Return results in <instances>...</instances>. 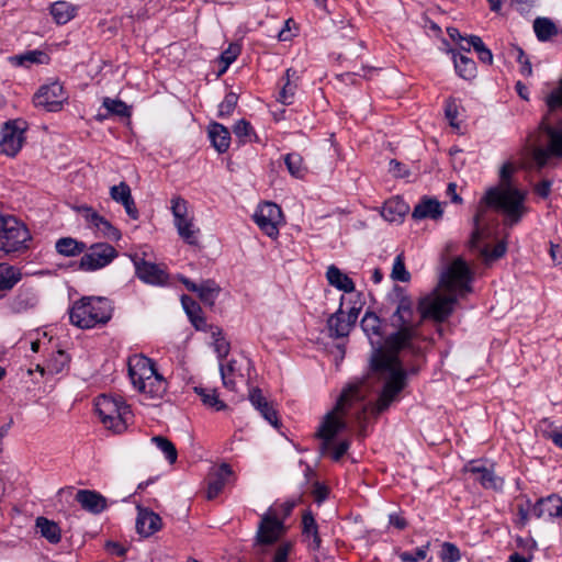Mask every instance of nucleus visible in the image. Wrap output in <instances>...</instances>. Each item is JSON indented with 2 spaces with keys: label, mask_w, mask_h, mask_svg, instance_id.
Here are the masks:
<instances>
[{
  "label": "nucleus",
  "mask_w": 562,
  "mask_h": 562,
  "mask_svg": "<svg viewBox=\"0 0 562 562\" xmlns=\"http://www.w3.org/2000/svg\"><path fill=\"white\" fill-rule=\"evenodd\" d=\"M396 308L390 316V326L395 330L384 340V345L393 351L414 350L413 341L419 337L424 321L422 314L416 316L413 299L398 285L394 286Z\"/></svg>",
  "instance_id": "f257e3e1"
},
{
  "label": "nucleus",
  "mask_w": 562,
  "mask_h": 562,
  "mask_svg": "<svg viewBox=\"0 0 562 562\" xmlns=\"http://www.w3.org/2000/svg\"><path fill=\"white\" fill-rule=\"evenodd\" d=\"M525 198L526 194L522 191L513 187L490 188L481 199L476 213L473 216L472 246L480 240V224L484 220L486 207L502 211L510 220L512 224H516L520 221L526 210L524 206Z\"/></svg>",
  "instance_id": "f03ea898"
},
{
  "label": "nucleus",
  "mask_w": 562,
  "mask_h": 562,
  "mask_svg": "<svg viewBox=\"0 0 562 562\" xmlns=\"http://www.w3.org/2000/svg\"><path fill=\"white\" fill-rule=\"evenodd\" d=\"M359 397L358 386L345 389L338 397L335 407L324 416L316 432V436L322 439L319 446L322 454L330 450L333 439L347 428L344 416L347 414L353 400H358Z\"/></svg>",
  "instance_id": "7ed1b4c3"
},
{
  "label": "nucleus",
  "mask_w": 562,
  "mask_h": 562,
  "mask_svg": "<svg viewBox=\"0 0 562 562\" xmlns=\"http://www.w3.org/2000/svg\"><path fill=\"white\" fill-rule=\"evenodd\" d=\"M128 375L133 386L146 398L160 400L167 391V381L158 373L155 362L147 357L130 359Z\"/></svg>",
  "instance_id": "20e7f679"
},
{
  "label": "nucleus",
  "mask_w": 562,
  "mask_h": 562,
  "mask_svg": "<svg viewBox=\"0 0 562 562\" xmlns=\"http://www.w3.org/2000/svg\"><path fill=\"white\" fill-rule=\"evenodd\" d=\"M111 317V302L101 296H83L74 302L69 310L70 323L82 329L106 324Z\"/></svg>",
  "instance_id": "39448f33"
},
{
  "label": "nucleus",
  "mask_w": 562,
  "mask_h": 562,
  "mask_svg": "<svg viewBox=\"0 0 562 562\" xmlns=\"http://www.w3.org/2000/svg\"><path fill=\"white\" fill-rule=\"evenodd\" d=\"M94 406L106 429L114 434H122L127 429L132 411L121 396L101 394L95 398Z\"/></svg>",
  "instance_id": "423d86ee"
},
{
  "label": "nucleus",
  "mask_w": 562,
  "mask_h": 562,
  "mask_svg": "<svg viewBox=\"0 0 562 562\" xmlns=\"http://www.w3.org/2000/svg\"><path fill=\"white\" fill-rule=\"evenodd\" d=\"M32 237L27 227L13 216L0 215V250L5 254L24 252Z\"/></svg>",
  "instance_id": "0eeeda50"
},
{
  "label": "nucleus",
  "mask_w": 562,
  "mask_h": 562,
  "mask_svg": "<svg viewBox=\"0 0 562 562\" xmlns=\"http://www.w3.org/2000/svg\"><path fill=\"white\" fill-rule=\"evenodd\" d=\"M458 302V295L449 293L442 295L435 289L431 293L419 299L417 311L422 314V321L431 319L436 323L446 322L453 313Z\"/></svg>",
  "instance_id": "6e6552de"
},
{
  "label": "nucleus",
  "mask_w": 562,
  "mask_h": 562,
  "mask_svg": "<svg viewBox=\"0 0 562 562\" xmlns=\"http://www.w3.org/2000/svg\"><path fill=\"white\" fill-rule=\"evenodd\" d=\"M471 282L472 273L468 263L462 258H457L441 274L439 285L451 294L459 292V296L463 297L472 292Z\"/></svg>",
  "instance_id": "1a4fd4ad"
},
{
  "label": "nucleus",
  "mask_w": 562,
  "mask_h": 562,
  "mask_svg": "<svg viewBox=\"0 0 562 562\" xmlns=\"http://www.w3.org/2000/svg\"><path fill=\"white\" fill-rule=\"evenodd\" d=\"M116 257L117 251L112 245L97 243L81 257L79 268L83 271H95L110 265Z\"/></svg>",
  "instance_id": "9d476101"
},
{
  "label": "nucleus",
  "mask_w": 562,
  "mask_h": 562,
  "mask_svg": "<svg viewBox=\"0 0 562 562\" xmlns=\"http://www.w3.org/2000/svg\"><path fill=\"white\" fill-rule=\"evenodd\" d=\"M260 231L270 238L279 236V224L282 221L281 207L273 202H263L252 215Z\"/></svg>",
  "instance_id": "9b49d317"
},
{
  "label": "nucleus",
  "mask_w": 562,
  "mask_h": 562,
  "mask_svg": "<svg viewBox=\"0 0 562 562\" xmlns=\"http://www.w3.org/2000/svg\"><path fill=\"white\" fill-rule=\"evenodd\" d=\"M68 99L64 87L58 81L43 85L33 97V103L36 108H43L48 112H58L64 102Z\"/></svg>",
  "instance_id": "f8f14e48"
},
{
  "label": "nucleus",
  "mask_w": 562,
  "mask_h": 562,
  "mask_svg": "<svg viewBox=\"0 0 562 562\" xmlns=\"http://www.w3.org/2000/svg\"><path fill=\"white\" fill-rule=\"evenodd\" d=\"M26 122L12 120L4 123L1 130L0 150L7 156H15L22 148Z\"/></svg>",
  "instance_id": "ddd939ff"
},
{
  "label": "nucleus",
  "mask_w": 562,
  "mask_h": 562,
  "mask_svg": "<svg viewBox=\"0 0 562 562\" xmlns=\"http://www.w3.org/2000/svg\"><path fill=\"white\" fill-rule=\"evenodd\" d=\"M285 532L283 519L269 510L261 516L256 535V546H271Z\"/></svg>",
  "instance_id": "4468645a"
},
{
  "label": "nucleus",
  "mask_w": 562,
  "mask_h": 562,
  "mask_svg": "<svg viewBox=\"0 0 562 562\" xmlns=\"http://www.w3.org/2000/svg\"><path fill=\"white\" fill-rule=\"evenodd\" d=\"M406 372L405 370L397 369L390 373L389 379L385 381L382 392L376 401L375 411L382 413L389 408L391 403L395 400L397 394L405 387Z\"/></svg>",
  "instance_id": "2eb2a0df"
},
{
  "label": "nucleus",
  "mask_w": 562,
  "mask_h": 562,
  "mask_svg": "<svg viewBox=\"0 0 562 562\" xmlns=\"http://www.w3.org/2000/svg\"><path fill=\"white\" fill-rule=\"evenodd\" d=\"M132 260L134 262L135 273L143 282L151 285H164L168 282V273L158 265L146 261L137 255H135Z\"/></svg>",
  "instance_id": "dca6fc26"
},
{
  "label": "nucleus",
  "mask_w": 562,
  "mask_h": 562,
  "mask_svg": "<svg viewBox=\"0 0 562 562\" xmlns=\"http://www.w3.org/2000/svg\"><path fill=\"white\" fill-rule=\"evenodd\" d=\"M532 515L538 519L557 520L562 526V497L551 494L539 498L532 506Z\"/></svg>",
  "instance_id": "f3484780"
},
{
  "label": "nucleus",
  "mask_w": 562,
  "mask_h": 562,
  "mask_svg": "<svg viewBox=\"0 0 562 562\" xmlns=\"http://www.w3.org/2000/svg\"><path fill=\"white\" fill-rule=\"evenodd\" d=\"M386 350L382 347L375 349L371 357V369L374 372H389L402 369V363L398 358L401 351H393L385 346Z\"/></svg>",
  "instance_id": "a211bd4d"
},
{
  "label": "nucleus",
  "mask_w": 562,
  "mask_h": 562,
  "mask_svg": "<svg viewBox=\"0 0 562 562\" xmlns=\"http://www.w3.org/2000/svg\"><path fill=\"white\" fill-rule=\"evenodd\" d=\"M302 537L307 543L308 550L313 552L319 551L322 547V538L318 531V525L311 509H306L302 515Z\"/></svg>",
  "instance_id": "6ab92c4d"
},
{
  "label": "nucleus",
  "mask_w": 562,
  "mask_h": 562,
  "mask_svg": "<svg viewBox=\"0 0 562 562\" xmlns=\"http://www.w3.org/2000/svg\"><path fill=\"white\" fill-rule=\"evenodd\" d=\"M249 401L255 406L261 416L269 422L274 428L281 426L278 412L270 402L263 396L259 387H254L249 392Z\"/></svg>",
  "instance_id": "aec40b11"
},
{
  "label": "nucleus",
  "mask_w": 562,
  "mask_h": 562,
  "mask_svg": "<svg viewBox=\"0 0 562 562\" xmlns=\"http://www.w3.org/2000/svg\"><path fill=\"white\" fill-rule=\"evenodd\" d=\"M38 299L32 286L22 285L9 302L12 313H24L37 305Z\"/></svg>",
  "instance_id": "412c9836"
},
{
  "label": "nucleus",
  "mask_w": 562,
  "mask_h": 562,
  "mask_svg": "<svg viewBox=\"0 0 562 562\" xmlns=\"http://www.w3.org/2000/svg\"><path fill=\"white\" fill-rule=\"evenodd\" d=\"M162 527L160 516L149 509H139L136 519L137 532L143 537H150Z\"/></svg>",
  "instance_id": "4be33fe9"
},
{
  "label": "nucleus",
  "mask_w": 562,
  "mask_h": 562,
  "mask_svg": "<svg viewBox=\"0 0 562 562\" xmlns=\"http://www.w3.org/2000/svg\"><path fill=\"white\" fill-rule=\"evenodd\" d=\"M76 501L85 510L92 514H100L106 508V498L91 490H79L76 494Z\"/></svg>",
  "instance_id": "5701e85b"
},
{
  "label": "nucleus",
  "mask_w": 562,
  "mask_h": 562,
  "mask_svg": "<svg viewBox=\"0 0 562 562\" xmlns=\"http://www.w3.org/2000/svg\"><path fill=\"white\" fill-rule=\"evenodd\" d=\"M232 474V468L227 463H222L215 472L209 476L207 499H214L220 495Z\"/></svg>",
  "instance_id": "b1692460"
},
{
  "label": "nucleus",
  "mask_w": 562,
  "mask_h": 562,
  "mask_svg": "<svg viewBox=\"0 0 562 562\" xmlns=\"http://www.w3.org/2000/svg\"><path fill=\"white\" fill-rule=\"evenodd\" d=\"M443 210L438 200L424 196L414 207L412 216L414 220L431 218L437 221L441 218Z\"/></svg>",
  "instance_id": "393cba45"
},
{
  "label": "nucleus",
  "mask_w": 562,
  "mask_h": 562,
  "mask_svg": "<svg viewBox=\"0 0 562 562\" xmlns=\"http://www.w3.org/2000/svg\"><path fill=\"white\" fill-rule=\"evenodd\" d=\"M327 327L330 337L334 338L347 337L350 334L353 325L346 318V313L342 311V302L338 311L328 317Z\"/></svg>",
  "instance_id": "a878e982"
},
{
  "label": "nucleus",
  "mask_w": 562,
  "mask_h": 562,
  "mask_svg": "<svg viewBox=\"0 0 562 562\" xmlns=\"http://www.w3.org/2000/svg\"><path fill=\"white\" fill-rule=\"evenodd\" d=\"M408 211V204L400 196H395L384 202L381 215L387 222L400 223Z\"/></svg>",
  "instance_id": "bb28decb"
},
{
  "label": "nucleus",
  "mask_w": 562,
  "mask_h": 562,
  "mask_svg": "<svg viewBox=\"0 0 562 562\" xmlns=\"http://www.w3.org/2000/svg\"><path fill=\"white\" fill-rule=\"evenodd\" d=\"M467 472L474 475V480L480 482V484L485 488L497 490L502 486V481L497 476L494 475V472L483 465L470 463L465 468Z\"/></svg>",
  "instance_id": "cd10ccee"
},
{
  "label": "nucleus",
  "mask_w": 562,
  "mask_h": 562,
  "mask_svg": "<svg viewBox=\"0 0 562 562\" xmlns=\"http://www.w3.org/2000/svg\"><path fill=\"white\" fill-rule=\"evenodd\" d=\"M207 134L212 146L220 154L228 150L231 145V133L227 127H225L223 124L214 122L210 124Z\"/></svg>",
  "instance_id": "c85d7f7f"
},
{
  "label": "nucleus",
  "mask_w": 562,
  "mask_h": 562,
  "mask_svg": "<svg viewBox=\"0 0 562 562\" xmlns=\"http://www.w3.org/2000/svg\"><path fill=\"white\" fill-rule=\"evenodd\" d=\"M22 279L21 269L9 263H0V296L11 291Z\"/></svg>",
  "instance_id": "c756f323"
},
{
  "label": "nucleus",
  "mask_w": 562,
  "mask_h": 562,
  "mask_svg": "<svg viewBox=\"0 0 562 562\" xmlns=\"http://www.w3.org/2000/svg\"><path fill=\"white\" fill-rule=\"evenodd\" d=\"M77 10L76 5L63 0L55 1L49 7V13L58 25H64L71 21L76 16Z\"/></svg>",
  "instance_id": "7c9ffc66"
},
{
  "label": "nucleus",
  "mask_w": 562,
  "mask_h": 562,
  "mask_svg": "<svg viewBox=\"0 0 562 562\" xmlns=\"http://www.w3.org/2000/svg\"><path fill=\"white\" fill-rule=\"evenodd\" d=\"M297 72L296 70L289 68L286 69L282 80L284 83L279 92L278 101L283 104H292L294 100V95L297 89Z\"/></svg>",
  "instance_id": "2f4dec72"
},
{
  "label": "nucleus",
  "mask_w": 562,
  "mask_h": 562,
  "mask_svg": "<svg viewBox=\"0 0 562 562\" xmlns=\"http://www.w3.org/2000/svg\"><path fill=\"white\" fill-rule=\"evenodd\" d=\"M326 278L331 286H335L340 291L346 293H351L355 291V283L352 279L349 278L346 273L341 272V270L335 265H330L327 268Z\"/></svg>",
  "instance_id": "473e14b6"
},
{
  "label": "nucleus",
  "mask_w": 562,
  "mask_h": 562,
  "mask_svg": "<svg viewBox=\"0 0 562 562\" xmlns=\"http://www.w3.org/2000/svg\"><path fill=\"white\" fill-rule=\"evenodd\" d=\"M35 526L38 529L41 536L48 542L56 544L61 539V530L59 526L45 517H37Z\"/></svg>",
  "instance_id": "72a5a7b5"
},
{
  "label": "nucleus",
  "mask_w": 562,
  "mask_h": 562,
  "mask_svg": "<svg viewBox=\"0 0 562 562\" xmlns=\"http://www.w3.org/2000/svg\"><path fill=\"white\" fill-rule=\"evenodd\" d=\"M11 61L16 66H29L31 64L47 65L50 61V57L44 50L34 49L11 57Z\"/></svg>",
  "instance_id": "f704fd0d"
},
{
  "label": "nucleus",
  "mask_w": 562,
  "mask_h": 562,
  "mask_svg": "<svg viewBox=\"0 0 562 562\" xmlns=\"http://www.w3.org/2000/svg\"><path fill=\"white\" fill-rule=\"evenodd\" d=\"M56 251L66 257H75L87 249L83 241H79L72 237H61L55 244Z\"/></svg>",
  "instance_id": "c9c22d12"
},
{
  "label": "nucleus",
  "mask_w": 562,
  "mask_h": 562,
  "mask_svg": "<svg viewBox=\"0 0 562 562\" xmlns=\"http://www.w3.org/2000/svg\"><path fill=\"white\" fill-rule=\"evenodd\" d=\"M453 64L457 74L465 79L471 80L476 76V64L475 61L463 54H453Z\"/></svg>",
  "instance_id": "e433bc0d"
},
{
  "label": "nucleus",
  "mask_w": 562,
  "mask_h": 562,
  "mask_svg": "<svg viewBox=\"0 0 562 562\" xmlns=\"http://www.w3.org/2000/svg\"><path fill=\"white\" fill-rule=\"evenodd\" d=\"M361 328L367 336L372 339V336H376V344L380 345L382 338L381 319L373 312H367L361 319Z\"/></svg>",
  "instance_id": "4c0bfd02"
},
{
  "label": "nucleus",
  "mask_w": 562,
  "mask_h": 562,
  "mask_svg": "<svg viewBox=\"0 0 562 562\" xmlns=\"http://www.w3.org/2000/svg\"><path fill=\"white\" fill-rule=\"evenodd\" d=\"M220 292L221 288L214 280H204L199 284L198 295L205 304L213 305Z\"/></svg>",
  "instance_id": "58836bf2"
},
{
  "label": "nucleus",
  "mask_w": 562,
  "mask_h": 562,
  "mask_svg": "<svg viewBox=\"0 0 562 562\" xmlns=\"http://www.w3.org/2000/svg\"><path fill=\"white\" fill-rule=\"evenodd\" d=\"M533 30L539 41H549L557 35L558 29L555 24L547 18H537L533 22Z\"/></svg>",
  "instance_id": "ea45409f"
},
{
  "label": "nucleus",
  "mask_w": 562,
  "mask_h": 562,
  "mask_svg": "<svg viewBox=\"0 0 562 562\" xmlns=\"http://www.w3.org/2000/svg\"><path fill=\"white\" fill-rule=\"evenodd\" d=\"M194 391L200 395L204 405L214 408L215 411H224L227 405L218 398L216 390L205 387H194Z\"/></svg>",
  "instance_id": "a19ab883"
},
{
  "label": "nucleus",
  "mask_w": 562,
  "mask_h": 562,
  "mask_svg": "<svg viewBox=\"0 0 562 562\" xmlns=\"http://www.w3.org/2000/svg\"><path fill=\"white\" fill-rule=\"evenodd\" d=\"M284 164L290 175L296 179H303L306 173V167L303 164V158L297 153H290L284 156Z\"/></svg>",
  "instance_id": "79ce46f5"
},
{
  "label": "nucleus",
  "mask_w": 562,
  "mask_h": 562,
  "mask_svg": "<svg viewBox=\"0 0 562 562\" xmlns=\"http://www.w3.org/2000/svg\"><path fill=\"white\" fill-rule=\"evenodd\" d=\"M151 442L165 454L166 460L173 464L178 459V451L176 446L164 436H154Z\"/></svg>",
  "instance_id": "37998d69"
},
{
  "label": "nucleus",
  "mask_w": 562,
  "mask_h": 562,
  "mask_svg": "<svg viewBox=\"0 0 562 562\" xmlns=\"http://www.w3.org/2000/svg\"><path fill=\"white\" fill-rule=\"evenodd\" d=\"M546 133L549 136L548 149L554 157L562 158V131L547 127Z\"/></svg>",
  "instance_id": "c03bdc74"
},
{
  "label": "nucleus",
  "mask_w": 562,
  "mask_h": 562,
  "mask_svg": "<svg viewBox=\"0 0 562 562\" xmlns=\"http://www.w3.org/2000/svg\"><path fill=\"white\" fill-rule=\"evenodd\" d=\"M179 236L189 245H196V231L193 229V223L191 218L184 220L175 224Z\"/></svg>",
  "instance_id": "a18cd8bd"
},
{
  "label": "nucleus",
  "mask_w": 562,
  "mask_h": 562,
  "mask_svg": "<svg viewBox=\"0 0 562 562\" xmlns=\"http://www.w3.org/2000/svg\"><path fill=\"white\" fill-rule=\"evenodd\" d=\"M234 134L240 139L241 143L252 142V139L257 138V135L251 126V124L246 120H239L234 125Z\"/></svg>",
  "instance_id": "49530a36"
},
{
  "label": "nucleus",
  "mask_w": 562,
  "mask_h": 562,
  "mask_svg": "<svg viewBox=\"0 0 562 562\" xmlns=\"http://www.w3.org/2000/svg\"><path fill=\"white\" fill-rule=\"evenodd\" d=\"M391 278L400 282H408L411 280V273L406 270L403 254H398L395 257L391 272Z\"/></svg>",
  "instance_id": "de8ad7c7"
},
{
  "label": "nucleus",
  "mask_w": 562,
  "mask_h": 562,
  "mask_svg": "<svg viewBox=\"0 0 562 562\" xmlns=\"http://www.w3.org/2000/svg\"><path fill=\"white\" fill-rule=\"evenodd\" d=\"M103 106L106 109L109 114H115L121 117L130 116V109L122 100L104 98Z\"/></svg>",
  "instance_id": "09e8293b"
},
{
  "label": "nucleus",
  "mask_w": 562,
  "mask_h": 562,
  "mask_svg": "<svg viewBox=\"0 0 562 562\" xmlns=\"http://www.w3.org/2000/svg\"><path fill=\"white\" fill-rule=\"evenodd\" d=\"M171 212L175 217V224L188 220V202L181 196L172 198Z\"/></svg>",
  "instance_id": "8fccbe9b"
},
{
  "label": "nucleus",
  "mask_w": 562,
  "mask_h": 562,
  "mask_svg": "<svg viewBox=\"0 0 562 562\" xmlns=\"http://www.w3.org/2000/svg\"><path fill=\"white\" fill-rule=\"evenodd\" d=\"M506 243L499 241L493 247V249H490L488 246L483 247L481 249V256L484 258L486 263H490L502 258L506 254Z\"/></svg>",
  "instance_id": "3c124183"
},
{
  "label": "nucleus",
  "mask_w": 562,
  "mask_h": 562,
  "mask_svg": "<svg viewBox=\"0 0 562 562\" xmlns=\"http://www.w3.org/2000/svg\"><path fill=\"white\" fill-rule=\"evenodd\" d=\"M94 228L100 232L104 237L111 240H119L121 238L120 231L114 227L105 217L101 216L100 221L95 224Z\"/></svg>",
  "instance_id": "603ef678"
},
{
  "label": "nucleus",
  "mask_w": 562,
  "mask_h": 562,
  "mask_svg": "<svg viewBox=\"0 0 562 562\" xmlns=\"http://www.w3.org/2000/svg\"><path fill=\"white\" fill-rule=\"evenodd\" d=\"M110 196L116 203L122 204L132 196L131 188L125 181H122L120 184L110 188Z\"/></svg>",
  "instance_id": "864d4df0"
},
{
  "label": "nucleus",
  "mask_w": 562,
  "mask_h": 562,
  "mask_svg": "<svg viewBox=\"0 0 562 562\" xmlns=\"http://www.w3.org/2000/svg\"><path fill=\"white\" fill-rule=\"evenodd\" d=\"M238 101V95L235 92H228L224 100L218 105V116H229L235 110Z\"/></svg>",
  "instance_id": "5fc2aeb1"
},
{
  "label": "nucleus",
  "mask_w": 562,
  "mask_h": 562,
  "mask_svg": "<svg viewBox=\"0 0 562 562\" xmlns=\"http://www.w3.org/2000/svg\"><path fill=\"white\" fill-rule=\"evenodd\" d=\"M461 558L458 547L450 542H445L441 547L440 559L442 562H456Z\"/></svg>",
  "instance_id": "6e6d98bb"
},
{
  "label": "nucleus",
  "mask_w": 562,
  "mask_h": 562,
  "mask_svg": "<svg viewBox=\"0 0 562 562\" xmlns=\"http://www.w3.org/2000/svg\"><path fill=\"white\" fill-rule=\"evenodd\" d=\"M429 548V543L422 546L419 548H416L414 551L411 552H403L400 558L404 562H418L426 558L427 551Z\"/></svg>",
  "instance_id": "4d7b16f0"
},
{
  "label": "nucleus",
  "mask_w": 562,
  "mask_h": 562,
  "mask_svg": "<svg viewBox=\"0 0 562 562\" xmlns=\"http://www.w3.org/2000/svg\"><path fill=\"white\" fill-rule=\"evenodd\" d=\"M458 108L459 106H458L456 99L450 98L447 100L446 106H445V114L450 123V126H452L454 128L459 127V123L457 122Z\"/></svg>",
  "instance_id": "13d9d810"
},
{
  "label": "nucleus",
  "mask_w": 562,
  "mask_h": 562,
  "mask_svg": "<svg viewBox=\"0 0 562 562\" xmlns=\"http://www.w3.org/2000/svg\"><path fill=\"white\" fill-rule=\"evenodd\" d=\"M240 54V47L238 44H229L227 49H225L221 54V60L225 64L223 71L226 70V68L236 60L238 55Z\"/></svg>",
  "instance_id": "bf43d9fd"
},
{
  "label": "nucleus",
  "mask_w": 562,
  "mask_h": 562,
  "mask_svg": "<svg viewBox=\"0 0 562 562\" xmlns=\"http://www.w3.org/2000/svg\"><path fill=\"white\" fill-rule=\"evenodd\" d=\"M222 333L218 330L217 337L214 339V350L218 357L220 360H223L226 358L229 353L231 346L229 342L221 336Z\"/></svg>",
  "instance_id": "052dcab7"
},
{
  "label": "nucleus",
  "mask_w": 562,
  "mask_h": 562,
  "mask_svg": "<svg viewBox=\"0 0 562 562\" xmlns=\"http://www.w3.org/2000/svg\"><path fill=\"white\" fill-rule=\"evenodd\" d=\"M77 211L85 218V221L92 227H94L98 221H100L101 215L91 206L81 205L77 207Z\"/></svg>",
  "instance_id": "680f3d73"
},
{
  "label": "nucleus",
  "mask_w": 562,
  "mask_h": 562,
  "mask_svg": "<svg viewBox=\"0 0 562 562\" xmlns=\"http://www.w3.org/2000/svg\"><path fill=\"white\" fill-rule=\"evenodd\" d=\"M532 504L530 502V499H527L526 501V504H519L517 506V515H518V520H517V525L522 528L527 525L528 520H529V513L531 512L532 513Z\"/></svg>",
  "instance_id": "e2e57ef3"
},
{
  "label": "nucleus",
  "mask_w": 562,
  "mask_h": 562,
  "mask_svg": "<svg viewBox=\"0 0 562 562\" xmlns=\"http://www.w3.org/2000/svg\"><path fill=\"white\" fill-rule=\"evenodd\" d=\"M471 47L475 50L476 54L487 48L482 38L477 35H470L467 40V46L463 44L460 45V49L467 53L470 52Z\"/></svg>",
  "instance_id": "0e129e2a"
},
{
  "label": "nucleus",
  "mask_w": 562,
  "mask_h": 562,
  "mask_svg": "<svg viewBox=\"0 0 562 562\" xmlns=\"http://www.w3.org/2000/svg\"><path fill=\"white\" fill-rule=\"evenodd\" d=\"M181 302L189 318L202 313L200 305L188 295H182Z\"/></svg>",
  "instance_id": "69168bd1"
},
{
  "label": "nucleus",
  "mask_w": 562,
  "mask_h": 562,
  "mask_svg": "<svg viewBox=\"0 0 562 562\" xmlns=\"http://www.w3.org/2000/svg\"><path fill=\"white\" fill-rule=\"evenodd\" d=\"M328 493V488L324 484L318 481L314 482L312 495L317 504H322L327 498Z\"/></svg>",
  "instance_id": "338daca9"
},
{
  "label": "nucleus",
  "mask_w": 562,
  "mask_h": 562,
  "mask_svg": "<svg viewBox=\"0 0 562 562\" xmlns=\"http://www.w3.org/2000/svg\"><path fill=\"white\" fill-rule=\"evenodd\" d=\"M292 549L291 542L280 544L274 553L273 562H288V555Z\"/></svg>",
  "instance_id": "774afa93"
}]
</instances>
